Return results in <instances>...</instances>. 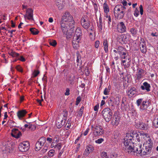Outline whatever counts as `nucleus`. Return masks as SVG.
Here are the masks:
<instances>
[{"mask_svg":"<svg viewBox=\"0 0 158 158\" xmlns=\"http://www.w3.org/2000/svg\"><path fill=\"white\" fill-rule=\"evenodd\" d=\"M60 27L63 33L70 35L73 31L75 28V22L70 13L66 11L63 14L60 21Z\"/></svg>","mask_w":158,"mask_h":158,"instance_id":"nucleus-1","label":"nucleus"},{"mask_svg":"<svg viewBox=\"0 0 158 158\" xmlns=\"http://www.w3.org/2000/svg\"><path fill=\"white\" fill-rule=\"evenodd\" d=\"M133 132L134 133V135L139 142L140 141V138L144 139L143 141H144L143 145L145 148V150L149 153L152 149V141L149 135L143 132H139L137 134L135 131H133Z\"/></svg>","mask_w":158,"mask_h":158,"instance_id":"nucleus-2","label":"nucleus"},{"mask_svg":"<svg viewBox=\"0 0 158 158\" xmlns=\"http://www.w3.org/2000/svg\"><path fill=\"white\" fill-rule=\"evenodd\" d=\"M135 137L134 133L133 131L131 133H127L124 139V145L123 146V150L126 152H127L131 155L134 154L133 147L134 143L132 141L133 138Z\"/></svg>","mask_w":158,"mask_h":158,"instance_id":"nucleus-3","label":"nucleus"},{"mask_svg":"<svg viewBox=\"0 0 158 158\" xmlns=\"http://www.w3.org/2000/svg\"><path fill=\"white\" fill-rule=\"evenodd\" d=\"M81 23L82 27L85 29H88L90 35H92L94 33V27L90 25L87 16L84 15L82 16L81 19Z\"/></svg>","mask_w":158,"mask_h":158,"instance_id":"nucleus-4","label":"nucleus"},{"mask_svg":"<svg viewBox=\"0 0 158 158\" xmlns=\"http://www.w3.org/2000/svg\"><path fill=\"white\" fill-rule=\"evenodd\" d=\"M126 7L121 5H117L114 10V13L115 18L120 19H122L124 15Z\"/></svg>","mask_w":158,"mask_h":158,"instance_id":"nucleus-5","label":"nucleus"},{"mask_svg":"<svg viewBox=\"0 0 158 158\" xmlns=\"http://www.w3.org/2000/svg\"><path fill=\"white\" fill-rule=\"evenodd\" d=\"M134 154L135 155V153L137 156L146 155L148 154L149 153L148 151L144 150V149L142 148V145L139 143H135L133 147Z\"/></svg>","mask_w":158,"mask_h":158,"instance_id":"nucleus-6","label":"nucleus"},{"mask_svg":"<svg viewBox=\"0 0 158 158\" xmlns=\"http://www.w3.org/2000/svg\"><path fill=\"white\" fill-rule=\"evenodd\" d=\"M120 56L122 60V64L124 66L125 68L128 67L130 65L131 58L129 56L127 51L123 54H121Z\"/></svg>","mask_w":158,"mask_h":158,"instance_id":"nucleus-7","label":"nucleus"},{"mask_svg":"<svg viewBox=\"0 0 158 158\" xmlns=\"http://www.w3.org/2000/svg\"><path fill=\"white\" fill-rule=\"evenodd\" d=\"M102 116L107 122H109L111 119L113 113L111 109L109 108H106L104 109L102 112Z\"/></svg>","mask_w":158,"mask_h":158,"instance_id":"nucleus-8","label":"nucleus"},{"mask_svg":"<svg viewBox=\"0 0 158 158\" xmlns=\"http://www.w3.org/2000/svg\"><path fill=\"white\" fill-rule=\"evenodd\" d=\"M91 127L95 136L101 135L104 133V129L102 127L99 125H97L95 126H92Z\"/></svg>","mask_w":158,"mask_h":158,"instance_id":"nucleus-9","label":"nucleus"},{"mask_svg":"<svg viewBox=\"0 0 158 158\" xmlns=\"http://www.w3.org/2000/svg\"><path fill=\"white\" fill-rule=\"evenodd\" d=\"M29 147V144L27 141H24L20 143L18 147L19 151L22 152H25L27 151Z\"/></svg>","mask_w":158,"mask_h":158,"instance_id":"nucleus-10","label":"nucleus"},{"mask_svg":"<svg viewBox=\"0 0 158 158\" xmlns=\"http://www.w3.org/2000/svg\"><path fill=\"white\" fill-rule=\"evenodd\" d=\"M146 71L141 68H138L137 69L135 79L136 80H139L145 75Z\"/></svg>","mask_w":158,"mask_h":158,"instance_id":"nucleus-11","label":"nucleus"},{"mask_svg":"<svg viewBox=\"0 0 158 158\" xmlns=\"http://www.w3.org/2000/svg\"><path fill=\"white\" fill-rule=\"evenodd\" d=\"M117 29L118 32L123 33L126 31V27L123 22H121L118 23Z\"/></svg>","mask_w":158,"mask_h":158,"instance_id":"nucleus-12","label":"nucleus"},{"mask_svg":"<svg viewBox=\"0 0 158 158\" xmlns=\"http://www.w3.org/2000/svg\"><path fill=\"white\" fill-rule=\"evenodd\" d=\"M25 19L31 20H33V10L31 8H28L26 11V13L24 15Z\"/></svg>","mask_w":158,"mask_h":158,"instance_id":"nucleus-13","label":"nucleus"},{"mask_svg":"<svg viewBox=\"0 0 158 158\" xmlns=\"http://www.w3.org/2000/svg\"><path fill=\"white\" fill-rule=\"evenodd\" d=\"M139 47L140 51L143 53H145L147 51L146 42L143 39L141 38L139 42Z\"/></svg>","mask_w":158,"mask_h":158,"instance_id":"nucleus-14","label":"nucleus"},{"mask_svg":"<svg viewBox=\"0 0 158 158\" xmlns=\"http://www.w3.org/2000/svg\"><path fill=\"white\" fill-rule=\"evenodd\" d=\"M151 104V101L150 100H146L142 102V103L140 106V109L141 110H146Z\"/></svg>","mask_w":158,"mask_h":158,"instance_id":"nucleus-15","label":"nucleus"},{"mask_svg":"<svg viewBox=\"0 0 158 158\" xmlns=\"http://www.w3.org/2000/svg\"><path fill=\"white\" fill-rule=\"evenodd\" d=\"M11 135L13 137L18 139L21 136L22 134L18 129H14L12 130Z\"/></svg>","mask_w":158,"mask_h":158,"instance_id":"nucleus-16","label":"nucleus"},{"mask_svg":"<svg viewBox=\"0 0 158 158\" xmlns=\"http://www.w3.org/2000/svg\"><path fill=\"white\" fill-rule=\"evenodd\" d=\"M82 35V31L81 28L78 27L75 31V34L73 37V38L74 39H80L81 38Z\"/></svg>","mask_w":158,"mask_h":158,"instance_id":"nucleus-17","label":"nucleus"},{"mask_svg":"<svg viewBox=\"0 0 158 158\" xmlns=\"http://www.w3.org/2000/svg\"><path fill=\"white\" fill-rule=\"evenodd\" d=\"M64 0H55V4L59 10L62 9L64 7Z\"/></svg>","mask_w":158,"mask_h":158,"instance_id":"nucleus-18","label":"nucleus"},{"mask_svg":"<svg viewBox=\"0 0 158 158\" xmlns=\"http://www.w3.org/2000/svg\"><path fill=\"white\" fill-rule=\"evenodd\" d=\"M94 150L93 147L90 145L87 146L85 150L84 154L86 156H88Z\"/></svg>","mask_w":158,"mask_h":158,"instance_id":"nucleus-19","label":"nucleus"},{"mask_svg":"<svg viewBox=\"0 0 158 158\" xmlns=\"http://www.w3.org/2000/svg\"><path fill=\"white\" fill-rule=\"evenodd\" d=\"M151 86L149 84L146 82H144L140 86V89L142 90H146L147 92L150 91Z\"/></svg>","mask_w":158,"mask_h":158,"instance_id":"nucleus-20","label":"nucleus"},{"mask_svg":"<svg viewBox=\"0 0 158 158\" xmlns=\"http://www.w3.org/2000/svg\"><path fill=\"white\" fill-rule=\"evenodd\" d=\"M127 93L129 97H132L136 94V89L135 87L131 88L127 90Z\"/></svg>","mask_w":158,"mask_h":158,"instance_id":"nucleus-21","label":"nucleus"},{"mask_svg":"<svg viewBox=\"0 0 158 158\" xmlns=\"http://www.w3.org/2000/svg\"><path fill=\"white\" fill-rule=\"evenodd\" d=\"M80 40V39H74V38H73L72 45L74 49H77L79 47V43Z\"/></svg>","mask_w":158,"mask_h":158,"instance_id":"nucleus-22","label":"nucleus"},{"mask_svg":"<svg viewBox=\"0 0 158 158\" xmlns=\"http://www.w3.org/2000/svg\"><path fill=\"white\" fill-rule=\"evenodd\" d=\"M27 112L25 110H22L18 111L17 113L18 117L20 119H21L27 114Z\"/></svg>","mask_w":158,"mask_h":158,"instance_id":"nucleus-23","label":"nucleus"},{"mask_svg":"<svg viewBox=\"0 0 158 158\" xmlns=\"http://www.w3.org/2000/svg\"><path fill=\"white\" fill-rule=\"evenodd\" d=\"M129 37V34H124L121 36L122 40L124 43L126 44L128 41Z\"/></svg>","mask_w":158,"mask_h":158,"instance_id":"nucleus-24","label":"nucleus"},{"mask_svg":"<svg viewBox=\"0 0 158 158\" xmlns=\"http://www.w3.org/2000/svg\"><path fill=\"white\" fill-rule=\"evenodd\" d=\"M138 126L139 129L144 130L148 129V124H146L143 122L139 123Z\"/></svg>","mask_w":158,"mask_h":158,"instance_id":"nucleus-25","label":"nucleus"},{"mask_svg":"<svg viewBox=\"0 0 158 158\" xmlns=\"http://www.w3.org/2000/svg\"><path fill=\"white\" fill-rule=\"evenodd\" d=\"M53 142L52 143L51 146H53V147L56 145V144L59 142V137L58 135H56L53 138Z\"/></svg>","mask_w":158,"mask_h":158,"instance_id":"nucleus-26","label":"nucleus"},{"mask_svg":"<svg viewBox=\"0 0 158 158\" xmlns=\"http://www.w3.org/2000/svg\"><path fill=\"white\" fill-rule=\"evenodd\" d=\"M119 120L120 118L119 116L117 115H114L113 118L112 123L113 125H117L119 123Z\"/></svg>","mask_w":158,"mask_h":158,"instance_id":"nucleus-27","label":"nucleus"},{"mask_svg":"<svg viewBox=\"0 0 158 158\" xmlns=\"http://www.w3.org/2000/svg\"><path fill=\"white\" fill-rule=\"evenodd\" d=\"M65 122L66 120H65V118H64V119L59 120L58 122H57L56 123L57 127L59 128H61L65 124Z\"/></svg>","mask_w":158,"mask_h":158,"instance_id":"nucleus-28","label":"nucleus"},{"mask_svg":"<svg viewBox=\"0 0 158 158\" xmlns=\"http://www.w3.org/2000/svg\"><path fill=\"white\" fill-rule=\"evenodd\" d=\"M118 53L120 56L121 55V54H124L127 51L126 49L121 46H119L118 47Z\"/></svg>","mask_w":158,"mask_h":158,"instance_id":"nucleus-29","label":"nucleus"},{"mask_svg":"<svg viewBox=\"0 0 158 158\" xmlns=\"http://www.w3.org/2000/svg\"><path fill=\"white\" fill-rule=\"evenodd\" d=\"M108 103L109 106L110 107L111 109H113V107H114L115 105L114 102V98L111 97L109 98L108 100Z\"/></svg>","mask_w":158,"mask_h":158,"instance_id":"nucleus-30","label":"nucleus"},{"mask_svg":"<svg viewBox=\"0 0 158 158\" xmlns=\"http://www.w3.org/2000/svg\"><path fill=\"white\" fill-rule=\"evenodd\" d=\"M103 45L104 46V50L106 53H107L108 51V45L107 40H105L103 41Z\"/></svg>","mask_w":158,"mask_h":158,"instance_id":"nucleus-31","label":"nucleus"},{"mask_svg":"<svg viewBox=\"0 0 158 158\" xmlns=\"http://www.w3.org/2000/svg\"><path fill=\"white\" fill-rule=\"evenodd\" d=\"M103 8L105 13H109L110 11L108 5L106 2L104 3Z\"/></svg>","mask_w":158,"mask_h":158,"instance_id":"nucleus-32","label":"nucleus"},{"mask_svg":"<svg viewBox=\"0 0 158 158\" xmlns=\"http://www.w3.org/2000/svg\"><path fill=\"white\" fill-rule=\"evenodd\" d=\"M121 98L119 97H117L114 98V102L115 105H118L120 102Z\"/></svg>","mask_w":158,"mask_h":158,"instance_id":"nucleus-33","label":"nucleus"},{"mask_svg":"<svg viewBox=\"0 0 158 158\" xmlns=\"http://www.w3.org/2000/svg\"><path fill=\"white\" fill-rule=\"evenodd\" d=\"M46 139L44 137H41L40 138V139H39L38 141H37L38 143H39L41 144V145L43 146L45 142H46Z\"/></svg>","mask_w":158,"mask_h":158,"instance_id":"nucleus-34","label":"nucleus"},{"mask_svg":"<svg viewBox=\"0 0 158 158\" xmlns=\"http://www.w3.org/2000/svg\"><path fill=\"white\" fill-rule=\"evenodd\" d=\"M30 30L31 33L34 35H37L39 32V31L35 28H31Z\"/></svg>","mask_w":158,"mask_h":158,"instance_id":"nucleus-35","label":"nucleus"},{"mask_svg":"<svg viewBox=\"0 0 158 158\" xmlns=\"http://www.w3.org/2000/svg\"><path fill=\"white\" fill-rule=\"evenodd\" d=\"M111 86L110 85H109L108 88H105L103 92L104 94L105 95H108L109 93L110 92V88Z\"/></svg>","mask_w":158,"mask_h":158,"instance_id":"nucleus-36","label":"nucleus"},{"mask_svg":"<svg viewBox=\"0 0 158 158\" xmlns=\"http://www.w3.org/2000/svg\"><path fill=\"white\" fill-rule=\"evenodd\" d=\"M99 24L98 25V27L99 30L100 31H102V19L100 17L99 18Z\"/></svg>","mask_w":158,"mask_h":158,"instance_id":"nucleus-37","label":"nucleus"},{"mask_svg":"<svg viewBox=\"0 0 158 158\" xmlns=\"http://www.w3.org/2000/svg\"><path fill=\"white\" fill-rule=\"evenodd\" d=\"M84 109V107L83 106H82L78 112V116L80 117L81 116L83 113V110Z\"/></svg>","mask_w":158,"mask_h":158,"instance_id":"nucleus-38","label":"nucleus"},{"mask_svg":"<svg viewBox=\"0 0 158 158\" xmlns=\"http://www.w3.org/2000/svg\"><path fill=\"white\" fill-rule=\"evenodd\" d=\"M153 125L156 127H158V118H155L153 122Z\"/></svg>","mask_w":158,"mask_h":158,"instance_id":"nucleus-39","label":"nucleus"},{"mask_svg":"<svg viewBox=\"0 0 158 158\" xmlns=\"http://www.w3.org/2000/svg\"><path fill=\"white\" fill-rule=\"evenodd\" d=\"M43 146L40 144L39 143L37 142L35 144V149L36 150H39Z\"/></svg>","mask_w":158,"mask_h":158,"instance_id":"nucleus-40","label":"nucleus"},{"mask_svg":"<svg viewBox=\"0 0 158 158\" xmlns=\"http://www.w3.org/2000/svg\"><path fill=\"white\" fill-rule=\"evenodd\" d=\"M111 21H112V19H111V17H109V18L107 19H106L104 20V22L105 21L107 22L108 23V27H109L110 26V25Z\"/></svg>","mask_w":158,"mask_h":158,"instance_id":"nucleus-41","label":"nucleus"},{"mask_svg":"<svg viewBox=\"0 0 158 158\" xmlns=\"http://www.w3.org/2000/svg\"><path fill=\"white\" fill-rule=\"evenodd\" d=\"M49 44L51 45H52L53 47L55 46L56 44L57 43L56 41L55 40H52L50 41L49 42Z\"/></svg>","mask_w":158,"mask_h":158,"instance_id":"nucleus-42","label":"nucleus"},{"mask_svg":"<svg viewBox=\"0 0 158 158\" xmlns=\"http://www.w3.org/2000/svg\"><path fill=\"white\" fill-rule=\"evenodd\" d=\"M130 32L133 36H135L137 34V30L134 28H131Z\"/></svg>","mask_w":158,"mask_h":158,"instance_id":"nucleus-43","label":"nucleus"},{"mask_svg":"<svg viewBox=\"0 0 158 158\" xmlns=\"http://www.w3.org/2000/svg\"><path fill=\"white\" fill-rule=\"evenodd\" d=\"M101 156L102 158H109L106 152H103L101 153Z\"/></svg>","mask_w":158,"mask_h":158,"instance_id":"nucleus-44","label":"nucleus"},{"mask_svg":"<svg viewBox=\"0 0 158 158\" xmlns=\"http://www.w3.org/2000/svg\"><path fill=\"white\" fill-rule=\"evenodd\" d=\"M104 141V139L103 138H99L97 140H95V142L96 143L100 144Z\"/></svg>","mask_w":158,"mask_h":158,"instance_id":"nucleus-45","label":"nucleus"},{"mask_svg":"<svg viewBox=\"0 0 158 158\" xmlns=\"http://www.w3.org/2000/svg\"><path fill=\"white\" fill-rule=\"evenodd\" d=\"M10 54L13 57H17L19 56V54L14 52H10Z\"/></svg>","mask_w":158,"mask_h":158,"instance_id":"nucleus-46","label":"nucleus"},{"mask_svg":"<svg viewBox=\"0 0 158 158\" xmlns=\"http://www.w3.org/2000/svg\"><path fill=\"white\" fill-rule=\"evenodd\" d=\"M76 54L77 56V61L78 62L79 60L81 59V56L78 51L76 52Z\"/></svg>","mask_w":158,"mask_h":158,"instance_id":"nucleus-47","label":"nucleus"},{"mask_svg":"<svg viewBox=\"0 0 158 158\" xmlns=\"http://www.w3.org/2000/svg\"><path fill=\"white\" fill-rule=\"evenodd\" d=\"M40 73L38 70H35L33 73V76L34 77H36Z\"/></svg>","mask_w":158,"mask_h":158,"instance_id":"nucleus-48","label":"nucleus"},{"mask_svg":"<svg viewBox=\"0 0 158 158\" xmlns=\"http://www.w3.org/2000/svg\"><path fill=\"white\" fill-rule=\"evenodd\" d=\"M143 99L142 98H139L136 101V103L138 106H139L140 105V104L142 102Z\"/></svg>","mask_w":158,"mask_h":158,"instance_id":"nucleus-49","label":"nucleus"},{"mask_svg":"<svg viewBox=\"0 0 158 158\" xmlns=\"http://www.w3.org/2000/svg\"><path fill=\"white\" fill-rule=\"evenodd\" d=\"M7 123L8 126H11L12 127L14 126V125L13 124H14V122L12 121L11 120H9L7 122Z\"/></svg>","mask_w":158,"mask_h":158,"instance_id":"nucleus-50","label":"nucleus"},{"mask_svg":"<svg viewBox=\"0 0 158 158\" xmlns=\"http://www.w3.org/2000/svg\"><path fill=\"white\" fill-rule=\"evenodd\" d=\"M81 98L80 96L77 97L76 99V105H77L81 101Z\"/></svg>","mask_w":158,"mask_h":158,"instance_id":"nucleus-51","label":"nucleus"},{"mask_svg":"<svg viewBox=\"0 0 158 158\" xmlns=\"http://www.w3.org/2000/svg\"><path fill=\"white\" fill-rule=\"evenodd\" d=\"M134 15L136 17H137L139 15V11L137 8H136L134 11Z\"/></svg>","mask_w":158,"mask_h":158,"instance_id":"nucleus-52","label":"nucleus"},{"mask_svg":"<svg viewBox=\"0 0 158 158\" xmlns=\"http://www.w3.org/2000/svg\"><path fill=\"white\" fill-rule=\"evenodd\" d=\"M16 69L19 71L22 72L23 70L22 67L19 65H18L16 67Z\"/></svg>","mask_w":158,"mask_h":158,"instance_id":"nucleus-53","label":"nucleus"},{"mask_svg":"<svg viewBox=\"0 0 158 158\" xmlns=\"http://www.w3.org/2000/svg\"><path fill=\"white\" fill-rule=\"evenodd\" d=\"M99 44H100L99 41L98 40L96 41L95 42V45H94L95 47L96 48H98L99 47Z\"/></svg>","mask_w":158,"mask_h":158,"instance_id":"nucleus-54","label":"nucleus"},{"mask_svg":"<svg viewBox=\"0 0 158 158\" xmlns=\"http://www.w3.org/2000/svg\"><path fill=\"white\" fill-rule=\"evenodd\" d=\"M70 90L69 88H66V92H65L64 94L65 95L68 96L69 95L70 93Z\"/></svg>","mask_w":158,"mask_h":158,"instance_id":"nucleus-55","label":"nucleus"},{"mask_svg":"<svg viewBox=\"0 0 158 158\" xmlns=\"http://www.w3.org/2000/svg\"><path fill=\"white\" fill-rule=\"evenodd\" d=\"M140 12L141 15H142L143 14V9L142 5H140L139 6Z\"/></svg>","mask_w":158,"mask_h":158,"instance_id":"nucleus-56","label":"nucleus"},{"mask_svg":"<svg viewBox=\"0 0 158 158\" xmlns=\"http://www.w3.org/2000/svg\"><path fill=\"white\" fill-rule=\"evenodd\" d=\"M122 3L123 5V6H124L127 5V2L126 0H123L122 2Z\"/></svg>","mask_w":158,"mask_h":158,"instance_id":"nucleus-57","label":"nucleus"},{"mask_svg":"<svg viewBox=\"0 0 158 158\" xmlns=\"http://www.w3.org/2000/svg\"><path fill=\"white\" fill-rule=\"evenodd\" d=\"M99 107V105L98 104H97L96 106H95L94 107V110L95 111H98V109Z\"/></svg>","mask_w":158,"mask_h":158,"instance_id":"nucleus-58","label":"nucleus"},{"mask_svg":"<svg viewBox=\"0 0 158 158\" xmlns=\"http://www.w3.org/2000/svg\"><path fill=\"white\" fill-rule=\"evenodd\" d=\"M47 140L50 143H52L53 142V139L52 138L48 137L47 139Z\"/></svg>","mask_w":158,"mask_h":158,"instance_id":"nucleus-59","label":"nucleus"},{"mask_svg":"<svg viewBox=\"0 0 158 158\" xmlns=\"http://www.w3.org/2000/svg\"><path fill=\"white\" fill-rule=\"evenodd\" d=\"M71 126V123H70V121L69 120L68 121L66 124V126L67 128H69Z\"/></svg>","mask_w":158,"mask_h":158,"instance_id":"nucleus-60","label":"nucleus"},{"mask_svg":"<svg viewBox=\"0 0 158 158\" xmlns=\"http://www.w3.org/2000/svg\"><path fill=\"white\" fill-rule=\"evenodd\" d=\"M109 17H110V16L109 15L108 13H105V14L104 15V20L106 19H107Z\"/></svg>","mask_w":158,"mask_h":158,"instance_id":"nucleus-61","label":"nucleus"},{"mask_svg":"<svg viewBox=\"0 0 158 158\" xmlns=\"http://www.w3.org/2000/svg\"><path fill=\"white\" fill-rule=\"evenodd\" d=\"M89 128H88L85 130V131L84 133V135L85 136L87 135L88 134L89 131Z\"/></svg>","mask_w":158,"mask_h":158,"instance_id":"nucleus-62","label":"nucleus"},{"mask_svg":"<svg viewBox=\"0 0 158 158\" xmlns=\"http://www.w3.org/2000/svg\"><path fill=\"white\" fill-rule=\"evenodd\" d=\"M94 7L95 11L97 12L98 10V6L96 4L94 3Z\"/></svg>","mask_w":158,"mask_h":158,"instance_id":"nucleus-63","label":"nucleus"},{"mask_svg":"<svg viewBox=\"0 0 158 158\" xmlns=\"http://www.w3.org/2000/svg\"><path fill=\"white\" fill-rule=\"evenodd\" d=\"M56 148L59 149H60L61 148V145L60 143H59L57 144H56V145L55 146Z\"/></svg>","mask_w":158,"mask_h":158,"instance_id":"nucleus-64","label":"nucleus"}]
</instances>
